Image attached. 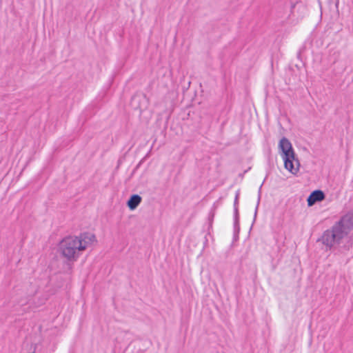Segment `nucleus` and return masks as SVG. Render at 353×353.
I'll return each mask as SVG.
<instances>
[{
	"instance_id": "1",
	"label": "nucleus",
	"mask_w": 353,
	"mask_h": 353,
	"mask_svg": "<svg viewBox=\"0 0 353 353\" xmlns=\"http://www.w3.org/2000/svg\"><path fill=\"white\" fill-rule=\"evenodd\" d=\"M96 241L95 236L92 233H83L79 236H68L60 243L62 254L70 261L77 260L81 252L91 246Z\"/></svg>"
},
{
	"instance_id": "2",
	"label": "nucleus",
	"mask_w": 353,
	"mask_h": 353,
	"mask_svg": "<svg viewBox=\"0 0 353 353\" xmlns=\"http://www.w3.org/2000/svg\"><path fill=\"white\" fill-rule=\"evenodd\" d=\"M281 156L284 161V167L292 174H296L299 170V161L295 157L292 143L285 137L282 138L279 143Z\"/></svg>"
},
{
	"instance_id": "3",
	"label": "nucleus",
	"mask_w": 353,
	"mask_h": 353,
	"mask_svg": "<svg viewBox=\"0 0 353 353\" xmlns=\"http://www.w3.org/2000/svg\"><path fill=\"white\" fill-rule=\"evenodd\" d=\"M345 236V231L341 230L338 225H334L330 229L325 230L321 236V241L329 249L341 243Z\"/></svg>"
},
{
	"instance_id": "4",
	"label": "nucleus",
	"mask_w": 353,
	"mask_h": 353,
	"mask_svg": "<svg viewBox=\"0 0 353 353\" xmlns=\"http://www.w3.org/2000/svg\"><path fill=\"white\" fill-rule=\"evenodd\" d=\"M341 230L345 231V236L353 228V212H350L343 216L341 219L335 223Z\"/></svg>"
},
{
	"instance_id": "5",
	"label": "nucleus",
	"mask_w": 353,
	"mask_h": 353,
	"mask_svg": "<svg viewBox=\"0 0 353 353\" xmlns=\"http://www.w3.org/2000/svg\"><path fill=\"white\" fill-rule=\"evenodd\" d=\"M325 199V194L321 190H315L308 196L307 201L308 206H312L315 203L321 201Z\"/></svg>"
},
{
	"instance_id": "6",
	"label": "nucleus",
	"mask_w": 353,
	"mask_h": 353,
	"mask_svg": "<svg viewBox=\"0 0 353 353\" xmlns=\"http://www.w3.org/2000/svg\"><path fill=\"white\" fill-rule=\"evenodd\" d=\"M141 202V197L138 194H133L128 201V208L133 210H135Z\"/></svg>"
},
{
	"instance_id": "7",
	"label": "nucleus",
	"mask_w": 353,
	"mask_h": 353,
	"mask_svg": "<svg viewBox=\"0 0 353 353\" xmlns=\"http://www.w3.org/2000/svg\"><path fill=\"white\" fill-rule=\"evenodd\" d=\"M238 203H239V194H236V196H235L234 203V215L235 223H236L238 221V219H239Z\"/></svg>"
},
{
	"instance_id": "8",
	"label": "nucleus",
	"mask_w": 353,
	"mask_h": 353,
	"mask_svg": "<svg viewBox=\"0 0 353 353\" xmlns=\"http://www.w3.org/2000/svg\"><path fill=\"white\" fill-rule=\"evenodd\" d=\"M258 203H259V201H258ZM258 205H259V203H257V206L256 207V210H255V212H254V217H256V216Z\"/></svg>"
}]
</instances>
